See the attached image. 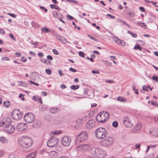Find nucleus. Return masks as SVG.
I'll return each mask as SVG.
<instances>
[{"label":"nucleus","mask_w":158,"mask_h":158,"mask_svg":"<svg viewBox=\"0 0 158 158\" xmlns=\"http://www.w3.org/2000/svg\"><path fill=\"white\" fill-rule=\"evenodd\" d=\"M18 144L23 148H27L31 147L33 143L32 139L30 137L23 136L18 140Z\"/></svg>","instance_id":"nucleus-1"},{"label":"nucleus","mask_w":158,"mask_h":158,"mask_svg":"<svg viewBox=\"0 0 158 158\" xmlns=\"http://www.w3.org/2000/svg\"><path fill=\"white\" fill-rule=\"evenodd\" d=\"M91 153L94 156L99 158H103L106 155V152L99 148H93L91 149Z\"/></svg>","instance_id":"nucleus-2"},{"label":"nucleus","mask_w":158,"mask_h":158,"mask_svg":"<svg viewBox=\"0 0 158 158\" xmlns=\"http://www.w3.org/2000/svg\"><path fill=\"white\" fill-rule=\"evenodd\" d=\"M107 134L106 130L103 127H99L95 131L96 137L100 139L104 138L106 136Z\"/></svg>","instance_id":"nucleus-3"},{"label":"nucleus","mask_w":158,"mask_h":158,"mask_svg":"<svg viewBox=\"0 0 158 158\" xmlns=\"http://www.w3.org/2000/svg\"><path fill=\"white\" fill-rule=\"evenodd\" d=\"M87 139V133L85 131H83L76 137V142L77 143L81 142L86 140Z\"/></svg>","instance_id":"nucleus-4"},{"label":"nucleus","mask_w":158,"mask_h":158,"mask_svg":"<svg viewBox=\"0 0 158 158\" xmlns=\"http://www.w3.org/2000/svg\"><path fill=\"white\" fill-rule=\"evenodd\" d=\"M11 122L10 120L8 121V123L4 128V131L8 134H12L14 132L15 130V127L13 125H11Z\"/></svg>","instance_id":"nucleus-5"},{"label":"nucleus","mask_w":158,"mask_h":158,"mask_svg":"<svg viewBox=\"0 0 158 158\" xmlns=\"http://www.w3.org/2000/svg\"><path fill=\"white\" fill-rule=\"evenodd\" d=\"M35 115L31 113L26 114L24 117L25 121L28 123L32 122L35 120Z\"/></svg>","instance_id":"nucleus-6"},{"label":"nucleus","mask_w":158,"mask_h":158,"mask_svg":"<svg viewBox=\"0 0 158 158\" xmlns=\"http://www.w3.org/2000/svg\"><path fill=\"white\" fill-rule=\"evenodd\" d=\"M59 142L58 139L55 137H51L47 142V145L52 148L56 145Z\"/></svg>","instance_id":"nucleus-7"},{"label":"nucleus","mask_w":158,"mask_h":158,"mask_svg":"<svg viewBox=\"0 0 158 158\" xmlns=\"http://www.w3.org/2000/svg\"><path fill=\"white\" fill-rule=\"evenodd\" d=\"M113 139L111 137H107L105 139L102 140L101 142L103 146L107 147L111 145L113 142Z\"/></svg>","instance_id":"nucleus-8"},{"label":"nucleus","mask_w":158,"mask_h":158,"mask_svg":"<svg viewBox=\"0 0 158 158\" xmlns=\"http://www.w3.org/2000/svg\"><path fill=\"white\" fill-rule=\"evenodd\" d=\"M12 116L14 120H18L22 118V114L19 110L16 109L13 111Z\"/></svg>","instance_id":"nucleus-9"},{"label":"nucleus","mask_w":158,"mask_h":158,"mask_svg":"<svg viewBox=\"0 0 158 158\" xmlns=\"http://www.w3.org/2000/svg\"><path fill=\"white\" fill-rule=\"evenodd\" d=\"M71 142V138L69 136H64L61 139L62 144L65 147L69 146Z\"/></svg>","instance_id":"nucleus-10"},{"label":"nucleus","mask_w":158,"mask_h":158,"mask_svg":"<svg viewBox=\"0 0 158 158\" xmlns=\"http://www.w3.org/2000/svg\"><path fill=\"white\" fill-rule=\"evenodd\" d=\"M27 128V124L24 123H20L17 126V128L19 131H22L26 129Z\"/></svg>","instance_id":"nucleus-11"},{"label":"nucleus","mask_w":158,"mask_h":158,"mask_svg":"<svg viewBox=\"0 0 158 158\" xmlns=\"http://www.w3.org/2000/svg\"><path fill=\"white\" fill-rule=\"evenodd\" d=\"M104 118V113L101 112L97 115L96 119L98 122L104 123L106 122Z\"/></svg>","instance_id":"nucleus-12"},{"label":"nucleus","mask_w":158,"mask_h":158,"mask_svg":"<svg viewBox=\"0 0 158 158\" xmlns=\"http://www.w3.org/2000/svg\"><path fill=\"white\" fill-rule=\"evenodd\" d=\"M123 123L126 127H131L133 124L130 121L128 117L126 116L123 118Z\"/></svg>","instance_id":"nucleus-13"},{"label":"nucleus","mask_w":158,"mask_h":158,"mask_svg":"<svg viewBox=\"0 0 158 158\" xmlns=\"http://www.w3.org/2000/svg\"><path fill=\"white\" fill-rule=\"evenodd\" d=\"M79 149H81L83 151H87L91 149L90 146L88 144L81 145L78 147Z\"/></svg>","instance_id":"nucleus-14"},{"label":"nucleus","mask_w":158,"mask_h":158,"mask_svg":"<svg viewBox=\"0 0 158 158\" xmlns=\"http://www.w3.org/2000/svg\"><path fill=\"white\" fill-rule=\"evenodd\" d=\"M56 39L61 41L63 43L66 44V43H69L68 41H67L66 38L63 36H61L60 35H56Z\"/></svg>","instance_id":"nucleus-15"},{"label":"nucleus","mask_w":158,"mask_h":158,"mask_svg":"<svg viewBox=\"0 0 158 158\" xmlns=\"http://www.w3.org/2000/svg\"><path fill=\"white\" fill-rule=\"evenodd\" d=\"M95 124V121L93 120L89 121L86 124V126L88 129H90L94 127Z\"/></svg>","instance_id":"nucleus-16"},{"label":"nucleus","mask_w":158,"mask_h":158,"mask_svg":"<svg viewBox=\"0 0 158 158\" xmlns=\"http://www.w3.org/2000/svg\"><path fill=\"white\" fill-rule=\"evenodd\" d=\"M115 42L117 43L119 45L123 47L125 46L126 44L125 41L118 38H116V40H115Z\"/></svg>","instance_id":"nucleus-17"},{"label":"nucleus","mask_w":158,"mask_h":158,"mask_svg":"<svg viewBox=\"0 0 158 158\" xmlns=\"http://www.w3.org/2000/svg\"><path fill=\"white\" fill-rule=\"evenodd\" d=\"M48 153L49 156L53 158L57 157L58 155V153L55 151H51Z\"/></svg>","instance_id":"nucleus-18"},{"label":"nucleus","mask_w":158,"mask_h":158,"mask_svg":"<svg viewBox=\"0 0 158 158\" xmlns=\"http://www.w3.org/2000/svg\"><path fill=\"white\" fill-rule=\"evenodd\" d=\"M141 127V123H137L135 126L132 129V131L135 132L138 131L140 129Z\"/></svg>","instance_id":"nucleus-19"},{"label":"nucleus","mask_w":158,"mask_h":158,"mask_svg":"<svg viewBox=\"0 0 158 158\" xmlns=\"http://www.w3.org/2000/svg\"><path fill=\"white\" fill-rule=\"evenodd\" d=\"M59 110L58 108L53 107L50 109V111L51 113L55 114L59 111Z\"/></svg>","instance_id":"nucleus-20"},{"label":"nucleus","mask_w":158,"mask_h":158,"mask_svg":"<svg viewBox=\"0 0 158 158\" xmlns=\"http://www.w3.org/2000/svg\"><path fill=\"white\" fill-rule=\"evenodd\" d=\"M117 100L122 102H125L126 101V98L123 97L119 96L117 98Z\"/></svg>","instance_id":"nucleus-21"},{"label":"nucleus","mask_w":158,"mask_h":158,"mask_svg":"<svg viewBox=\"0 0 158 158\" xmlns=\"http://www.w3.org/2000/svg\"><path fill=\"white\" fill-rule=\"evenodd\" d=\"M36 155V152H34L27 155L26 156V158H35Z\"/></svg>","instance_id":"nucleus-22"},{"label":"nucleus","mask_w":158,"mask_h":158,"mask_svg":"<svg viewBox=\"0 0 158 158\" xmlns=\"http://www.w3.org/2000/svg\"><path fill=\"white\" fill-rule=\"evenodd\" d=\"M53 15L54 17L56 18L58 17L59 15H62V14L60 13V12H57L56 11H54L53 12Z\"/></svg>","instance_id":"nucleus-23"},{"label":"nucleus","mask_w":158,"mask_h":158,"mask_svg":"<svg viewBox=\"0 0 158 158\" xmlns=\"http://www.w3.org/2000/svg\"><path fill=\"white\" fill-rule=\"evenodd\" d=\"M50 7L52 9L59 10L60 9L59 7L58 6L53 4L50 5Z\"/></svg>","instance_id":"nucleus-24"},{"label":"nucleus","mask_w":158,"mask_h":158,"mask_svg":"<svg viewBox=\"0 0 158 158\" xmlns=\"http://www.w3.org/2000/svg\"><path fill=\"white\" fill-rule=\"evenodd\" d=\"M141 144L139 143H138L137 144H136L135 145V148L138 151V152H139L140 150V148Z\"/></svg>","instance_id":"nucleus-25"},{"label":"nucleus","mask_w":158,"mask_h":158,"mask_svg":"<svg viewBox=\"0 0 158 158\" xmlns=\"http://www.w3.org/2000/svg\"><path fill=\"white\" fill-rule=\"evenodd\" d=\"M8 123V121H5L1 122L0 123V127H2L4 128L6 126V124Z\"/></svg>","instance_id":"nucleus-26"},{"label":"nucleus","mask_w":158,"mask_h":158,"mask_svg":"<svg viewBox=\"0 0 158 158\" xmlns=\"http://www.w3.org/2000/svg\"><path fill=\"white\" fill-rule=\"evenodd\" d=\"M41 30L43 32L46 33H48L51 31L50 29L44 27H42Z\"/></svg>","instance_id":"nucleus-27"},{"label":"nucleus","mask_w":158,"mask_h":158,"mask_svg":"<svg viewBox=\"0 0 158 158\" xmlns=\"http://www.w3.org/2000/svg\"><path fill=\"white\" fill-rule=\"evenodd\" d=\"M104 118L105 119L106 121L108 119L109 114L108 113L106 112L105 113H104Z\"/></svg>","instance_id":"nucleus-28"},{"label":"nucleus","mask_w":158,"mask_h":158,"mask_svg":"<svg viewBox=\"0 0 158 158\" xmlns=\"http://www.w3.org/2000/svg\"><path fill=\"white\" fill-rule=\"evenodd\" d=\"M134 50L138 49L141 51L142 50V48L138 44H136L134 47Z\"/></svg>","instance_id":"nucleus-29"},{"label":"nucleus","mask_w":158,"mask_h":158,"mask_svg":"<svg viewBox=\"0 0 158 158\" xmlns=\"http://www.w3.org/2000/svg\"><path fill=\"white\" fill-rule=\"evenodd\" d=\"M70 87L71 89L76 90L77 89H78L79 87V86L78 85H72L70 86Z\"/></svg>","instance_id":"nucleus-30"},{"label":"nucleus","mask_w":158,"mask_h":158,"mask_svg":"<svg viewBox=\"0 0 158 158\" xmlns=\"http://www.w3.org/2000/svg\"><path fill=\"white\" fill-rule=\"evenodd\" d=\"M39 108L40 110L41 111L45 110L47 109V107L45 106H40Z\"/></svg>","instance_id":"nucleus-31"},{"label":"nucleus","mask_w":158,"mask_h":158,"mask_svg":"<svg viewBox=\"0 0 158 158\" xmlns=\"http://www.w3.org/2000/svg\"><path fill=\"white\" fill-rule=\"evenodd\" d=\"M19 85L25 87H27L28 85L27 84L26 82L23 81H21L19 83Z\"/></svg>","instance_id":"nucleus-32"},{"label":"nucleus","mask_w":158,"mask_h":158,"mask_svg":"<svg viewBox=\"0 0 158 158\" xmlns=\"http://www.w3.org/2000/svg\"><path fill=\"white\" fill-rule=\"evenodd\" d=\"M41 60L44 63L47 64H49L51 63V62L49 60H48L46 59H41Z\"/></svg>","instance_id":"nucleus-33"},{"label":"nucleus","mask_w":158,"mask_h":158,"mask_svg":"<svg viewBox=\"0 0 158 158\" xmlns=\"http://www.w3.org/2000/svg\"><path fill=\"white\" fill-rule=\"evenodd\" d=\"M127 33L129 34H130L134 38H136L137 37V35L135 33H133L131 31H128Z\"/></svg>","instance_id":"nucleus-34"},{"label":"nucleus","mask_w":158,"mask_h":158,"mask_svg":"<svg viewBox=\"0 0 158 158\" xmlns=\"http://www.w3.org/2000/svg\"><path fill=\"white\" fill-rule=\"evenodd\" d=\"M61 131H55L52 132V134L54 135H58L61 133Z\"/></svg>","instance_id":"nucleus-35"},{"label":"nucleus","mask_w":158,"mask_h":158,"mask_svg":"<svg viewBox=\"0 0 158 158\" xmlns=\"http://www.w3.org/2000/svg\"><path fill=\"white\" fill-rule=\"evenodd\" d=\"M155 156L153 154H151L149 155H148L144 157V158H154Z\"/></svg>","instance_id":"nucleus-36"},{"label":"nucleus","mask_w":158,"mask_h":158,"mask_svg":"<svg viewBox=\"0 0 158 158\" xmlns=\"http://www.w3.org/2000/svg\"><path fill=\"white\" fill-rule=\"evenodd\" d=\"M35 72H32L30 76V78L33 80H35Z\"/></svg>","instance_id":"nucleus-37"},{"label":"nucleus","mask_w":158,"mask_h":158,"mask_svg":"<svg viewBox=\"0 0 158 158\" xmlns=\"http://www.w3.org/2000/svg\"><path fill=\"white\" fill-rule=\"evenodd\" d=\"M87 35L90 39H92V40H94L96 42L98 41V40L96 39H95V38L94 37L92 36L91 35H90L89 34H87Z\"/></svg>","instance_id":"nucleus-38"},{"label":"nucleus","mask_w":158,"mask_h":158,"mask_svg":"<svg viewBox=\"0 0 158 158\" xmlns=\"http://www.w3.org/2000/svg\"><path fill=\"white\" fill-rule=\"evenodd\" d=\"M128 14L129 17H132L135 16V14L133 11L130 12L128 13Z\"/></svg>","instance_id":"nucleus-39"},{"label":"nucleus","mask_w":158,"mask_h":158,"mask_svg":"<svg viewBox=\"0 0 158 158\" xmlns=\"http://www.w3.org/2000/svg\"><path fill=\"white\" fill-rule=\"evenodd\" d=\"M118 123L116 121H114L112 125L114 127H117L118 126Z\"/></svg>","instance_id":"nucleus-40"},{"label":"nucleus","mask_w":158,"mask_h":158,"mask_svg":"<svg viewBox=\"0 0 158 158\" xmlns=\"http://www.w3.org/2000/svg\"><path fill=\"white\" fill-rule=\"evenodd\" d=\"M6 140V138L4 137H1L0 138V141L2 143H4L5 141Z\"/></svg>","instance_id":"nucleus-41"},{"label":"nucleus","mask_w":158,"mask_h":158,"mask_svg":"<svg viewBox=\"0 0 158 158\" xmlns=\"http://www.w3.org/2000/svg\"><path fill=\"white\" fill-rule=\"evenodd\" d=\"M79 55L81 57H84L85 56V53L82 51H80L79 52Z\"/></svg>","instance_id":"nucleus-42"},{"label":"nucleus","mask_w":158,"mask_h":158,"mask_svg":"<svg viewBox=\"0 0 158 158\" xmlns=\"http://www.w3.org/2000/svg\"><path fill=\"white\" fill-rule=\"evenodd\" d=\"M139 23V25L140 26H141V25L142 24L144 25V26L145 27H144V29L146 28V24L144 23H141V22H140L139 23V22H138L136 24L137 25V24H138Z\"/></svg>","instance_id":"nucleus-43"},{"label":"nucleus","mask_w":158,"mask_h":158,"mask_svg":"<svg viewBox=\"0 0 158 158\" xmlns=\"http://www.w3.org/2000/svg\"><path fill=\"white\" fill-rule=\"evenodd\" d=\"M152 80L158 82V77L157 76H153L152 77Z\"/></svg>","instance_id":"nucleus-44"},{"label":"nucleus","mask_w":158,"mask_h":158,"mask_svg":"<svg viewBox=\"0 0 158 158\" xmlns=\"http://www.w3.org/2000/svg\"><path fill=\"white\" fill-rule=\"evenodd\" d=\"M152 129H151L150 130V132L153 135H155L156 136L158 137V130H156V135L153 134L152 132Z\"/></svg>","instance_id":"nucleus-45"},{"label":"nucleus","mask_w":158,"mask_h":158,"mask_svg":"<svg viewBox=\"0 0 158 158\" xmlns=\"http://www.w3.org/2000/svg\"><path fill=\"white\" fill-rule=\"evenodd\" d=\"M46 73L48 74H51L52 73V71L49 69H47L45 70Z\"/></svg>","instance_id":"nucleus-46"},{"label":"nucleus","mask_w":158,"mask_h":158,"mask_svg":"<svg viewBox=\"0 0 158 158\" xmlns=\"http://www.w3.org/2000/svg\"><path fill=\"white\" fill-rule=\"evenodd\" d=\"M10 105V102L8 101L4 102H3V105L4 106L8 107Z\"/></svg>","instance_id":"nucleus-47"},{"label":"nucleus","mask_w":158,"mask_h":158,"mask_svg":"<svg viewBox=\"0 0 158 158\" xmlns=\"http://www.w3.org/2000/svg\"><path fill=\"white\" fill-rule=\"evenodd\" d=\"M66 17L68 19L70 20H72L73 19V17L69 15H66Z\"/></svg>","instance_id":"nucleus-48"},{"label":"nucleus","mask_w":158,"mask_h":158,"mask_svg":"<svg viewBox=\"0 0 158 158\" xmlns=\"http://www.w3.org/2000/svg\"><path fill=\"white\" fill-rule=\"evenodd\" d=\"M151 104H152V105H153V106H158V103L156 102L151 101Z\"/></svg>","instance_id":"nucleus-49"},{"label":"nucleus","mask_w":158,"mask_h":158,"mask_svg":"<svg viewBox=\"0 0 158 158\" xmlns=\"http://www.w3.org/2000/svg\"><path fill=\"white\" fill-rule=\"evenodd\" d=\"M68 1L69 2H73L74 3L76 4H77L78 2L76 0H68Z\"/></svg>","instance_id":"nucleus-50"},{"label":"nucleus","mask_w":158,"mask_h":158,"mask_svg":"<svg viewBox=\"0 0 158 158\" xmlns=\"http://www.w3.org/2000/svg\"><path fill=\"white\" fill-rule=\"evenodd\" d=\"M9 35L12 40H14V41H16L15 38L14 37V35L12 33L9 34Z\"/></svg>","instance_id":"nucleus-51"},{"label":"nucleus","mask_w":158,"mask_h":158,"mask_svg":"<svg viewBox=\"0 0 158 158\" xmlns=\"http://www.w3.org/2000/svg\"><path fill=\"white\" fill-rule=\"evenodd\" d=\"M29 82H30L31 84L35 85L36 86H38L39 85V84L35 82L31 81H29Z\"/></svg>","instance_id":"nucleus-52"},{"label":"nucleus","mask_w":158,"mask_h":158,"mask_svg":"<svg viewBox=\"0 0 158 158\" xmlns=\"http://www.w3.org/2000/svg\"><path fill=\"white\" fill-rule=\"evenodd\" d=\"M142 89L144 91H148V90L147 89L146 86L145 85L143 86Z\"/></svg>","instance_id":"nucleus-53"},{"label":"nucleus","mask_w":158,"mask_h":158,"mask_svg":"<svg viewBox=\"0 0 158 158\" xmlns=\"http://www.w3.org/2000/svg\"><path fill=\"white\" fill-rule=\"evenodd\" d=\"M69 70L73 72H77V70L72 67H71L69 69Z\"/></svg>","instance_id":"nucleus-54"},{"label":"nucleus","mask_w":158,"mask_h":158,"mask_svg":"<svg viewBox=\"0 0 158 158\" xmlns=\"http://www.w3.org/2000/svg\"><path fill=\"white\" fill-rule=\"evenodd\" d=\"M52 52L56 55L58 54V52L56 49H53L52 50Z\"/></svg>","instance_id":"nucleus-55"},{"label":"nucleus","mask_w":158,"mask_h":158,"mask_svg":"<svg viewBox=\"0 0 158 158\" xmlns=\"http://www.w3.org/2000/svg\"><path fill=\"white\" fill-rule=\"evenodd\" d=\"M2 59L5 60H9V58L7 57L3 56L2 57Z\"/></svg>","instance_id":"nucleus-56"},{"label":"nucleus","mask_w":158,"mask_h":158,"mask_svg":"<svg viewBox=\"0 0 158 158\" xmlns=\"http://www.w3.org/2000/svg\"><path fill=\"white\" fill-rule=\"evenodd\" d=\"M106 16L110 17L111 19H114L115 18V17L114 16L110 14H107L106 15Z\"/></svg>","instance_id":"nucleus-57"},{"label":"nucleus","mask_w":158,"mask_h":158,"mask_svg":"<svg viewBox=\"0 0 158 158\" xmlns=\"http://www.w3.org/2000/svg\"><path fill=\"white\" fill-rule=\"evenodd\" d=\"M45 118L48 121H49L50 120V116L49 115H47L45 116Z\"/></svg>","instance_id":"nucleus-58"},{"label":"nucleus","mask_w":158,"mask_h":158,"mask_svg":"<svg viewBox=\"0 0 158 158\" xmlns=\"http://www.w3.org/2000/svg\"><path fill=\"white\" fill-rule=\"evenodd\" d=\"M60 87L62 89H64L66 88V86L64 84H61L60 85Z\"/></svg>","instance_id":"nucleus-59"},{"label":"nucleus","mask_w":158,"mask_h":158,"mask_svg":"<svg viewBox=\"0 0 158 158\" xmlns=\"http://www.w3.org/2000/svg\"><path fill=\"white\" fill-rule=\"evenodd\" d=\"M0 33L4 35L5 34V31L2 28H0Z\"/></svg>","instance_id":"nucleus-60"},{"label":"nucleus","mask_w":158,"mask_h":158,"mask_svg":"<svg viewBox=\"0 0 158 158\" xmlns=\"http://www.w3.org/2000/svg\"><path fill=\"white\" fill-rule=\"evenodd\" d=\"M47 59H49L51 60H52L53 59L52 56H51L49 55L47 56Z\"/></svg>","instance_id":"nucleus-61"},{"label":"nucleus","mask_w":158,"mask_h":158,"mask_svg":"<svg viewBox=\"0 0 158 158\" xmlns=\"http://www.w3.org/2000/svg\"><path fill=\"white\" fill-rule=\"evenodd\" d=\"M58 73L59 74L60 76H64V74L63 73L62 71L60 70H58Z\"/></svg>","instance_id":"nucleus-62"},{"label":"nucleus","mask_w":158,"mask_h":158,"mask_svg":"<svg viewBox=\"0 0 158 158\" xmlns=\"http://www.w3.org/2000/svg\"><path fill=\"white\" fill-rule=\"evenodd\" d=\"M92 73L93 74H99L100 72L98 71L93 70Z\"/></svg>","instance_id":"nucleus-63"},{"label":"nucleus","mask_w":158,"mask_h":158,"mask_svg":"<svg viewBox=\"0 0 158 158\" xmlns=\"http://www.w3.org/2000/svg\"><path fill=\"white\" fill-rule=\"evenodd\" d=\"M38 56H39L40 57H43L44 56V54L43 53H42V52H39L38 54Z\"/></svg>","instance_id":"nucleus-64"}]
</instances>
